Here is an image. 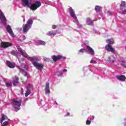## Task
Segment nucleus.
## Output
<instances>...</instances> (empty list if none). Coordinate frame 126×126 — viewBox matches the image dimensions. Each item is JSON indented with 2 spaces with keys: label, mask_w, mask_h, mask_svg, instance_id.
<instances>
[{
  "label": "nucleus",
  "mask_w": 126,
  "mask_h": 126,
  "mask_svg": "<svg viewBox=\"0 0 126 126\" xmlns=\"http://www.w3.org/2000/svg\"><path fill=\"white\" fill-rule=\"evenodd\" d=\"M22 4L23 6H28L32 10H36L42 5L40 1H36L34 3H32L31 0H22Z\"/></svg>",
  "instance_id": "f257e3e1"
},
{
  "label": "nucleus",
  "mask_w": 126,
  "mask_h": 126,
  "mask_svg": "<svg viewBox=\"0 0 126 126\" xmlns=\"http://www.w3.org/2000/svg\"><path fill=\"white\" fill-rule=\"evenodd\" d=\"M17 50L18 52L20 53L21 55L23 56V57H24V58H26V59H28L29 61H30L31 62H37V61H38V58L37 57H30L29 55L27 54L26 52L20 48V47H17Z\"/></svg>",
  "instance_id": "f03ea898"
},
{
  "label": "nucleus",
  "mask_w": 126,
  "mask_h": 126,
  "mask_svg": "<svg viewBox=\"0 0 126 126\" xmlns=\"http://www.w3.org/2000/svg\"><path fill=\"white\" fill-rule=\"evenodd\" d=\"M22 101L20 98H16L12 100V105L16 112H18L20 110V106Z\"/></svg>",
  "instance_id": "7ed1b4c3"
},
{
  "label": "nucleus",
  "mask_w": 126,
  "mask_h": 126,
  "mask_svg": "<svg viewBox=\"0 0 126 126\" xmlns=\"http://www.w3.org/2000/svg\"><path fill=\"white\" fill-rule=\"evenodd\" d=\"M33 24V21L32 19H30L27 22L26 25L23 26V31L25 33H27L28 32V30L32 27V25Z\"/></svg>",
  "instance_id": "20e7f679"
},
{
  "label": "nucleus",
  "mask_w": 126,
  "mask_h": 126,
  "mask_svg": "<svg viewBox=\"0 0 126 126\" xmlns=\"http://www.w3.org/2000/svg\"><path fill=\"white\" fill-rule=\"evenodd\" d=\"M27 91L25 93V97H28L29 95H30L31 94V90H33V85L32 84H29L28 85V86L27 87Z\"/></svg>",
  "instance_id": "39448f33"
},
{
  "label": "nucleus",
  "mask_w": 126,
  "mask_h": 126,
  "mask_svg": "<svg viewBox=\"0 0 126 126\" xmlns=\"http://www.w3.org/2000/svg\"><path fill=\"white\" fill-rule=\"evenodd\" d=\"M120 8L122 10V14H126V1H122L120 4Z\"/></svg>",
  "instance_id": "423d86ee"
},
{
  "label": "nucleus",
  "mask_w": 126,
  "mask_h": 126,
  "mask_svg": "<svg viewBox=\"0 0 126 126\" xmlns=\"http://www.w3.org/2000/svg\"><path fill=\"white\" fill-rule=\"evenodd\" d=\"M32 64H33L34 66L39 70H42V68L44 67V65L43 64L40 63L38 62H33Z\"/></svg>",
  "instance_id": "0eeeda50"
},
{
  "label": "nucleus",
  "mask_w": 126,
  "mask_h": 126,
  "mask_svg": "<svg viewBox=\"0 0 126 126\" xmlns=\"http://www.w3.org/2000/svg\"><path fill=\"white\" fill-rule=\"evenodd\" d=\"M0 19H1L2 23H3V24L5 25L6 24V19L5 18V16H4L3 13L2 11H1V10H0Z\"/></svg>",
  "instance_id": "6e6552de"
},
{
  "label": "nucleus",
  "mask_w": 126,
  "mask_h": 126,
  "mask_svg": "<svg viewBox=\"0 0 126 126\" xmlns=\"http://www.w3.org/2000/svg\"><path fill=\"white\" fill-rule=\"evenodd\" d=\"M69 13L71 16V17H72L74 18V19H77V17H76V15H75V13H74V11L73 10V9L71 7L69 8Z\"/></svg>",
  "instance_id": "1a4fd4ad"
},
{
  "label": "nucleus",
  "mask_w": 126,
  "mask_h": 126,
  "mask_svg": "<svg viewBox=\"0 0 126 126\" xmlns=\"http://www.w3.org/2000/svg\"><path fill=\"white\" fill-rule=\"evenodd\" d=\"M105 49L107 52H111L113 54H115V49L112 47L110 44H107L105 46Z\"/></svg>",
  "instance_id": "9d476101"
},
{
  "label": "nucleus",
  "mask_w": 126,
  "mask_h": 126,
  "mask_svg": "<svg viewBox=\"0 0 126 126\" xmlns=\"http://www.w3.org/2000/svg\"><path fill=\"white\" fill-rule=\"evenodd\" d=\"M17 68H18V69H19L20 72H22L23 75H24L25 76H27V77H29V74H28V73H27V72L25 71V70H24V69L22 68L19 66H17Z\"/></svg>",
  "instance_id": "9b49d317"
},
{
  "label": "nucleus",
  "mask_w": 126,
  "mask_h": 126,
  "mask_svg": "<svg viewBox=\"0 0 126 126\" xmlns=\"http://www.w3.org/2000/svg\"><path fill=\"white\" fill-rule=\"evenodd\" d=\"M52 60H53L54 62H57V61L59 60H61V59H63V56L61 55H53L51 57Z\"/></svg>",
  "instance_id": "f8f14e48"
},
{
  "label": "nucleus",
  "mask_w": 126,
  "mask_h": 126,
  "mask_svg": "<svg viewBox=\"0 0 126 126\" xmlns=\"http://www.w3.org/2000/svg\"><path fill=\"white\" fill-rule=\"evenodd\" d=\"M51 91H50V83H46L45 85V94H50Z\"/></svg>",
  "instance_id": "ddd939ff"
},
{
  "label": "nucleus",
  "mask_w": 126,
  "mask_h": 126,
  "mask_svg": "<svg viewBox=\"0 0 126 126\" xmlns=\"http://www.w3.org/2000/svg\"><path fill=\"white\" fill-rule=\"evenodd\" d=\"M1 46L2 48H8V47H11V43L8 42H1Z\"/></svg>",
  "instance_id": "4468645a"
},
{
  "label": "nucleus",
  "mask_w": 126,
  "mask_h": 126,
  "mask_svg": "<svg viewBox=\"0 0 126 126\" xmlns=\"http://www.w3.org/2000/svg\"><path fill=\"white\" fill-rule=\"evenodd\" d=\"M6 30L7 32L10 33V35L11 36V37H13V32H12V30H11V27H10V26H7L6 27Z\"/></svg>",
  "instance_id": "2eb2a0df"
},
{
  "label": "nucleus",
  "mask_w": 126,
  "mask_h": 126,
  "mask_svg": "<svg viewBox=\"0 0 126 126\" xmlns=\"http://www.w3.org/2000/svg\"><path fill=\"white\" fill-rule=\"evenodd\" d=\"M6 64L7 66L10 67V68H14L15 67V64L11 63L9 61H6Z\"/></svg>",
  "instance_id": "dca6fc26"
},
{
  "label": "nucleus",
  "mask_w": 126,
  "mask_h": 126,
  "mask_svg": "<svg viewBox=\"0 0 126 126\" xmlns=\"http://www.w3.org/2000/svg\"><path fill=\"white\" fill-rule=\"evenodd\" d=\"M116 61V58L114 56H110L108 59V62L110 63H113Z\"/></svg>",
  "instance_id": "f3484780"
},
{
  "label": "nucleus",
  "mask_w": 126,
  "mask_h": 126,
  "mask_svg": "<svg viewBox=\"0 0 126 126\" xmlns=\"http://www.w3.org/2000/svg\"><path fill=\"white\" fill-rule=\"evenodd\" d=\"M7 120H8V118H7V117L4 114H2L1 118L0 120V124H2L3 121H6Z\"/></svg>",
  "instance_id": "a211bd4d"
},
{
  "label": "nucleus",
  "mask_w": 126,
  "mask_h": 126,
  "mask_svg": "<svg viewBox=\"0 0 126 126\" xmlns=\"http://www.w3.org/2000/svg\"><path fill=\"white\" fill-rule=\"evenodd\" d=\"M87 49L88 50L92 56H94V50L89 46H87Z\"/></svg>",
  "instance_id": "6ab92c4d"
},
{
  "label": "nucleus",
  "mask_w": 126,
  "mask_h": 126,
  "mask_svg": "<svg viewBox=\"0 0 126 126\" xmlns=\"http://www.w3.org/2000/svg\"><path fill=\"white\" fill-rule=\"evenodd\" d=\"M117 77L119 80H120V81H125L126 79V76L123 75H121L120 76H117Z\"/></svg>",
  "instance_id": "aec40b11"
},
{
  "label": "nucleus",
  "mask_w": 126,
  "mask_h": 126,
  "mask_svg": "<svg viewBox=\"0 0 126 126\" xmlns=\"http://www.w3.org/2000/svg\"><path fill=\"white\" fill-rule=\"evenodd\" d=\"M18 77L15 76L14 78H13V85L14 86H16V85L17 84V83H18Z\"/></svg>",
  "instance_id": "412c9836"
},
{
  "label": "nucleus",
  "mask_w": 126,
  "mask_h": 126,
  "mask_svg": "<svg viewBox=\"0 0 126 126\" xmlns=\"http://www.w3.org/2000/svg\"><path fill=\"white\" fill-rule=\"evenodd\" d=\"M57 34V31H51L47 32V35L48 36H55Z\"/></svg>",
  "instance_id": "4be33fe9"
},
{
  "label": "nucleus",
  "mask_w": 126,
  "mask_h": 126,
  "mask_svg": "<svg viewBox=\"0 0 126 126\" xmlns=\"http://www.w3.org/2000/svg\"><path fill=\"white\" fill-rule=\"evenodd\" d=\"M86 23L88 25H92L93 24V21H91L90 18H87Z\"/></svg>",
  "instance_id": "5701e85b"
},
{
  "label": "nucleus",
  "mask_w": 126,
  "mask_h": 126,
  "mask_svg": "<svg viewBox=\"0 0 126 126\" xmlns=\"http://www.w3.org/2000/svg\"><path fill=\"white\" fill-rule=\"evenodd\" d=\"M106 43H107V44H109V45H113L114 43V40L112 39H107L106 40Z\"/></svg>",
  "instance_id": "b1692460"
},
{
  "label": "nucleus",
  "mask_w": 126,
  "mask_h": 126,
  "mask_svg": "<svg viewBox=\"0 0 126 126\" xmlns=\"http://www.w3.org/2000/svg\"><path fill=\"white\" fill-rule=\"evenodd\" d=\"M37 43L39 45H41L42 46H45L46 45V42L42 40L38 41Z\"/></svg>",
  "instance_id": "393cba45"
},
{
  "label": "nucleus",
  "mask_w": 126,
  "mask_h": 126,
  "mask_svg": "<svg viewBox=\"0 0 126 126\" xmlns=\"http://www.w3.org/2000/svg\"><path fill=\"white\" fill-rule=\"evenodd\" d=\"M21 56H17V58H18V60L19 62L20 63H21L22 62H24V58H20Z\"/></svg>",
  "instance_id": "a878e982"
},
{
  "label": "nucleus",
  "mask_w": 126,
  "mask_h": 126,
  "mask_svg": "<svg viewBox=\"0 0 126 126\" xmlns=\"http://www.w3.org/2000/svg\"><path fill=\"white\" fill-rule=\"evenodd\" d=\"M95 10H96L97 12L100 11V10H101V7L98 5L95 6Z\"/></svg>",
  "instance_id": "bb28decb"
},
{
  "label": "nucleus",
  "mask_w": 126,
  "mask_h": 126,
  "mask_svg": "<svg viewBox=\"0 0 126 126\" xmlns=\"http://www.w3.org/2000/svg\"><path fill=\"white\" fill-rule=\"evenodd\" d=\"M9 124V123H8V122L6 121L1 124V126H8Z\"/></svg>",
  "instance_id": "cd10ccee"
},
{
  "label": "nucleus",
  "mask_w": 126,
  "mask_h": 126,
  "mask_svg": "<svg viewBox=\"0 0 126 126\" xmlns=\"http://www.w3.org/2000/svg\"><path fill=\"white\" fill-rule=\"evenodd\" d=\"M5 84L7 87H11V86H12V84L10 82H6Z\"/></svg>",
  "instance_id": "c85d7f7f"
},
{
  "label": "nucleus",
  "mask_w": 126,
  "mask_h": 126,
  "mask_svg": "<svg viewBox=\"0 0 126 126\" xmlns=\"http://www.w3.org/2000/svg\"><path fill=\"white\" fill-rule=\"evenodd\" d=\"M56 75H57V76H61V75H63V72L58 71L56 73Z\"/></svg>",
  "instance_id": "c756f323"
},
{
  "label": "nucleus",
  "mask_w": 126,
  "mask_h": 126,
  "mask_svg": "<svg viewBox=\"0 0 126 126\" xmlns=\"http://www.w3.org/2000/svg\"><path fill=\"white\" fill-rule=\"evenodd\" d=\"M21 66L22 67V68H24V69H25V70H27V66H26V65L25 64H22L21 65Z\"/></svg>",
  "instance_id": "7c9ffc66"
},
{
  "label": "nucleus",
  "mask_w": 126,
  "mask_h": 126,
  "mask_svg": "<svg viewBox=\"0 0 126 126\" xmlns=\"http://www.w3.org/2000/svg\"><path fill=\"white\" fill-rule=\"evenodd\" d=\"M25 39H26V37H25V36H24V35H23L20 37V39L21 40V41H23V40H25Z\"/></svg>",
  "instance_id": "2f4dec72"
},
{
  "label": "nucleus",
  "mask_w": 126,
  "mask_h": 126,
  "mask_svg": "<svg viewBox=\"0 0 126 126\" xmlns=\"http://www.w3.org/2000/svg\"><path fill=\"white\" fill-rule=\"evenodd\" d=\"M86 49H82L79 50V52H80L81 53H84V52H86Z\"/></svg>",
  "instance_id": "473e14b6"
},
{
  "label": "nucleus",
  "mask_w": 126,
  "mask_h": 126,
  "mask_svg": "<svg viewBox=\"0 0 126 126\" xmlns=\"http://www.w3.org/2000/svg\"><path fill=\"white\" fill-rule=\"evenodd\" d=\"M90 63H96V61H95L93 59H92Z\"/></svg>",
  "instance_id": "72a5a7b5"
},
{
  "label": "nucleus",
  "mask_w": 126,
  "mask_h": 126,
  "mask_svg": "<svg viewBox=\"0 0 126 126\" xmlns=\"http://www.w3.org/2000/svg\"><path fill=\"white\" fill-rule=\"evenodd\" d=\"M91 124V122H90L89 120L86 121V125H90Z\"/></svg>",
  "instance_id": "f704fd0d"
},
{
  "label": "nucleus",
  "mask_w": 126,
  "mask_h": 126,
  "mask_svg": "<svg viewBox=\"0 0 126 126\" xmlns=\"http://www.w3.org/2000/svg\"><path fill=\"white\" fill-rule=\"evenodd\" d=\"M16 53H17V51H12L11 52V54H13L14 55H15Z\"/></svg>",
  "instance_id": "c9c22d12"
},
{
  "label": "nucleus",
  "mask_w": 126,
  "mask_h": 126,
  "mask_svg": "<svg viewBox=\"0 0 126 126\" xmlns=\"http://www.w3.org/2000/svg\"><path fill=\"white\" fill-rule=\"evenodd\" d=\"M95 117L94 116H92V117L90 118L91 121H93L94 120Z\"/></svg>",
  "instance_id": "e433bc0d"
},
{
  "label": "nucleus",
  "mask_w": 126,
  "mask_h": 126,
  "mask_svg": "<svg viewBox=\"0 0 126 126\" xmlns=\"http://www.w3.org/2000/svg\"><path fill=\"white\" fill-rule=\"evenodd\" d=\"M57 28V26L53 25L52 26V29H56Z\"/></svg>",
  "instance_id": "4c0bfd02"
},
{
  "label": "nucleus",
  "mask_w": 126,
  "mask_h": 126,
  "mask_svg": "<svg viewBox=\"0 0 126 126\" xmlns=\"http://www.w3.org/2000/svg\"><path fill=\"white\" fill-rule=\"evenodd\" d=\"M121 64H122L123 66H125V62H122Z\"/></svg>",
  "instance_id": "58836bf2"
},
{
  "label": "nucleus",
  "mask_w": 126,
  "mask_h": 126,
  "mask_svg": "<svg viewBox=\"0 0 126 126\" xmlns=\"http://www.w3.org/2000/svg\"><path fill=\"white\" fill-rule=\"evenodd\" d=\"M67 71V69H64L63 70V72H66Z\"/></svg>",
  "instance_id": "ea45409f"
},
{
  "label": "nucleus",
  "mask_w": 126,
  "mask_h": 126,
  "mask_svg": "<svg viewBox=\"0 0 126 126\" xmlns=\"http://www.w3.org/2000/svg\"><path fill=\"white\" fill-rule=\"evenodd\" d=\"M66 116H69V113H68L66 115Z\"/></svg>",
  "instance_id": "a19ab883"
},
{
  "label": "nucleus",
  "mask_w": 126,
  "mask_h": 126,
  "mask_svg": "<svg viewBox=\"0 0 126 126\" xmlns=\"http://www.w3.org/2000/svg\"><path fill=\"white\" fill-rule=\"evenodd\" d=\"M78 24H79V23H78V22H77V25H78Z\"/></svg>",
  "instance_id": "79ce46f5"
},
{
  "label": "nucleus",
  "mask_w": 126,
  "mask_h": 126,
  "mask_svg": "<svg viewBox=\"0 0 126 126\" xmlns=\"http://www.w3.org/2000/svg\"><path fill=\"white\" fill-rule=\"evenodd\" d=\"M24 21H25V19H24Z\"/></svg>",
  "instance_id": "37998d69"
},
{
  "label": "nucleus",
  "mask_w": 126,
  "mask_h": 126,
  "mask_svg": "<svg viewBox=\"0 0 126 126\" xmlns=\"http://www.w3.org/2000/svg\"><path fill=\"white\" fill-rule=\"evenodd\" d=\"M89 118H90V117H89Z\"/></svg>",
  "instance_id": "c03bdc74"
}]
</instances>
